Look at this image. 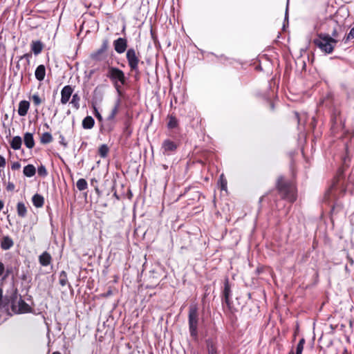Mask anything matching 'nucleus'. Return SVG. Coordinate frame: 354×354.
<instances>
[{
	"label": "nucleus",
	"instance_id": "37",
	"mask_svg": "<svg viewBox=\"0 0 354 354\" xmlns=\"http://www.w3.org/2000/svg\"><path fill=\"white\" fill-rule=\"evenodd\" d=\"M12 267H7V268L6 270V273H5L3 279H4L8 277L9 275L10 274H12Z\"/></svg>",
	"mask_w": 354,
	"mask_h": 354
},
{
	"label": "nucleus",
	"instance_id": "1",
	"mask_svg": "<svg viewBox=\"0 0 354 354\" xmlns=\"http://www.w3.org/2000/svg\"><path fill=\"white\" fill-rule=\"evenodd\" d=\"M3 289L0 288V307L6 308L11 305L13 311L17 313H26L30 311L31 308L24 299L19 298L17 302L18 294L17 289L12 285L3 297Z\"/></svg>",
	"mask_w": 354,
	"mask_h": 354
},
{
	"label": "nucleus",
	"instance_id": "19",
	"mask_svg": "<svg viewBox=\"0 0 354 354\" xmlns=\"http://www.w3.org/2000/svg\"><path fill=\"white\" fill-rule=\"evenodd\" d=\"M24 141L26 147L28 149H32L35 146L33 135L31 133H26L24 136Z\"/></svg>",
	"mask_w": 354,
	"mask_h": 354
},
{
	"label": "nucleus",
	"instance_id": "49",
	"mask_svg": "<svg viewBox=\"0 0 354 354\" xmlns=\"http://www.w3.org/2000/svg\"><path fill=\"white\" fill-rule=\"evenodd\" d=\"M342 354H348L347 351L344 350V353Z\"/></svg>",
	"mask_w": 354,
	"mask_h": 354
},
{
	"label": "nucleus",
	"instance_id": "40",
	"mask_svg": "<svg viewBox=\"0 0 354 354\" xmlns=\"http://www.w3.org/2000/svg\"><path fill=\"white\" fill-rule=\"evenodd\" d=\"M21 167V165L19 162H15L12 164L11 168L13 170L19 169Z\"/></svg>",
	"mask_w": 354,
	"mask_h": 354
},
{
	"label": "nucleus",
	"instance_id": "42",
	"mask_svg": "<svg viewBox=\"0 0 354 354\" xmlns=\"http://www.w3.org/2000/svg\"><path fill=\"white\" fill-rule=\"evenodd\" d=\"M6 189L8 191H12L15 189V185L12 183L9 182Z\"/></svg>",
	"mask_w": 354,
	"mask_h": 354
},
{
	"label": "nucleus",
	"instance_id": "34",
	"mask_svg": "<svg viewBox=\"0 0 354 354\" xmlns=\"http://www.w3.org/2000/svg\"><path fill=\"white\" fill-rule=\"evenodd\" d=\"M37 173L39 176L42 177H46L48 175L47 169L43 165H41L39 167H38Z\"/></svg>",
	"mask_w": 354,
	"mask_h": 354
},
{
	"label": "nucleus",
	"instance_id": "18",
	"mask_svg": "<svg viewBox=\"0 0 354 354\" xmlns=\"http://www.w3.org/2000/svg\"><path fill=\"white\" fill-rule=\"evenodd\" d=\"M31 50L32 53L37 55L41 53L44 45L41 43V41L37 40V41H32L30 45Z\"/></svg>",
	"mask_w": 354,
	"mask_h": 354
},
{
	"label": "nucleus",
	"instance_id": "5",
	"mask_svg": "<svg viewBox=\"0 0 354 354\" xmlns=\"http://www.w3.org/2000/svg\"><path fill=\"white\" fill-rule=\"evenodd\" d=\"M141 54L139 50H136L134 48H129L126 53V59L128 63V66L131 72H134L136 74H139V64H143V62L140 61Z\"/></svg>",
	"mask_w": 354,
	"mask_h": 354
},
{
	"label": "nucleus",
	"instance_id": "3",
	"mask_svg": "<svg viewBox=\"0 0 354 354\" xmlns=\"http://www.w3.org/2000/svg\"><path fill=\"white\" fill-rule=\"evenodd\" d=\"M277 187L282 198L293 203L296 198L295 187L289 183L284 180L283 177H279L277 180Z\"/></svg>",
	"mask_w": 354,
	"mask_h": 354
},
{
	"label": "nucleus",
	"instance_id": "29",
	"mask_svg": "<svg viewBox=\"0 0 354 354\" xmlns=\"http://www.w3.org/2000/svg\"><path fill=\"white\" fill-rule=\"evenodd\" d=\"M59 283L62 286H65L68 283L67 274L65 271H62L59 276Z\"/></svg>",
	"mask_w": 354,
	"mask_h": 354
},
{
	"label": "nucleus",
	"instance_id": "36",
	"mask_svg": "<svg viewBox=\"0 0 354 354\" xmlns=\"http://www.w3.org/2000/svg\"><path fill=\"white\" fill-rule=\"evenodd\" d=\"M221 188L222 190H226L227 189V180L224 178L223 174L220 176Z\"/></svg>",
	"mask_w": 354,
	"mask_h": 354
},
{
	"label": "nucleus",
	"instance_id": "39",
	"mask_svg": "<svg viewBox=\"0 0 354 354\" xmlns=\"http://www.w3.org/2000/svg\"><path fill=\"white\" fill-rule=\"evenodd\" d=\"M59 143L63 145L64 147H67V142H66L65 140V138L63 135H60L59 136Z\"/></svg>",
	"mask_w": 354,
	"mask_h": 354
},
{
	"label": "nucleus",
	"instance_id": "17",
	"mask_svg": "<svg viewBox=\"0 0 354 354\" xmlns=\"http://www.w3.org/2000/svg\"><path fill=\"white\" fill-rule=\"evenodd\" d=\"M51 256L50 254L47 252H44L39 257V263L42 266H48L50 265L51 262Z\"/></svg>",
	"mask_w": 354,
	"mask_h": 354
},
{
	"label": "nucleus",
	"instance_id": "33",
	"mask_svg": "<svg viewBox=\"0 0 354 354\" xmlns=\"http://www.w3.org/2000/svg\"><path fill=\"white\" fill-rule=\"evenodd\" d=\"M354 39V27L352 28L348 34L347 35H346L343 39H342V41L344 43V44H347L351 40L353 39Z\"/></svg>",
	"mask_w": 354,
	"mask_h": 354
},
{
	"label": "nucleus",
	"instance_id": "4",
	"mask_svg": "<svg viewBox=\"0 0 354 354\" xmlns=\"http://www.w3.org/2000/svg\"><path fill=\"white\" fill-rule=\"evenodd\" d=\"M337 41L328 34H319L314 39V44L324 53L330 54L333 53Z\"/></svg>",
	"mask_w": 354,
	"mask_h": 354
},
{
	"label": "nucleus",
	"instance_id": "12",
	"mask_svg": "<svg viewBox=\"0 0 354 354\" xmlns=\"http://www.w3.org/2000/svg\"><path fill=\"white\" fill-rule=\"evenodd\" d=\"M120 104H121V99L119 97L116 100V101L115 102V104H114V106L113 107L110 114L107 117V119H106L107 121H114L116 115L118 114V113L119 111V109H120Z\"/></svg>",
	"mask_w": 354,
	"mask_h": 354
},
{
	"label": "nucleus",
	"instance_id": "6",
	"mask_svg": "<svg viewBox=\"0 0 354 354\" xmlns=\"http://www.w3.org/2000/svg\"><path fill=\"white\" fill-rule=\"evenodd\" d=\"M188 324L190 335L196 339L198 337V313L196 304H192L189 308Z\"/></svg>",
	"mask_w": 354,
	"mask_h": 354
},
{
	"label": "nucleus",
	"instance_id": "11",
	"mask_svg": "<svg viewBox=\"0 0 354 354\" xmlns=\"http://www.w3.org/2000/svg\"><path fill=\"white\" fill-rule=\"evenodd\" d=\"M0 245L3 250H8L14 245V241L9 236H3L0 239Z\"/></svg>",
	"mask_w": 354,
	"mask_h": 354
},
{
	"label": "nucleus",
	"instance_id": "26",
	"mask_svg": "<svg viewBox=\"0 0 354 354\" xmlns=\"http://www.w3.org/2000/svg\"><path fill=\"white\" fill-rule=\"evenodd\" d=\"M109 151V149L105 144L102 145L98 149V153L102 158H106Z\"/></svg>",
	"mask_w": 354,
	"mask_h": 354
},
{
	"label": "nucleus",
	"instance_id": "8",
	"mask_svg": "<svg viewBox=\"0 0 354 354\" xmlns=\"http://www.w3.org/2000/svg\"><path fill=\"white\" fill-rule=\"evenodd\" d=\"M113 47L115 52L118 54H122L127 50V39L123 37H119L113 41Z\"/></svg>",
	"mask_w": 354,
	"mask_h": 354
},
{
	"label": "nucleus",
	"instance_id": "9",
	"mask_svg": "<svg viewBox=\"0 0 354 354\" xmlns=\"http://www.w3.org/2000/svg\"><path fill=\"white\" fill-rule=\"evenodd\" d=\"M73 93V88L71 85L64 86L61 91V103L66 104L69 101Z\"/></svg>",
	"mask_w": 354,
	"mask_h": 354
},
{
	"label": "nucleus",
	"instance_id": "14",
	"mask_svg": "<svg viewBox=\"0 0 354 354\" xmlns=\"http://www.w3.org/2000/svg\"><path fill=\"white\" fill-rule=\"evenodd\" d=\"M30 107V103L29 102L26 100H21L19 103V107H18V114L20 116H25Z\"/></svg>",
	"mask_w": 354,
	"mask_h": 354
},
{
	"label": "nucleus",
	"instance_id": "47",
	"mask_svg": "<svg viewBox=\"0 0 354 354\" xmlns=\"http://www.w3.org/2000/svg\"><path fill=\"white\" fill-rule=\"evenodd\" d=\"M295 115H296V116H297V119H298V122H299V114H298V113H295Z\"/></svg>",
	"mask_w": 354,
	"mask_h": 354
},
{
	"label": "nucleus",
	"instance_id": "51",
	"mask_svg": "<svg viewBox=\"0 0 354 354\" xmlns=\"http://www.w3.org/2000/svg\"><path fill=\"white\" fill-rule=\"evenodd\" d=\"M57 111L56 110V111H55V112L54 115H57Z\"/></svg>",
	"mask_w": 354,
	"mask_h": 354
},
{
	"label": "nucleus",
	"instance_id": "2",
	"mask_svg": "<svg viewBox=\"0 0 354 354\" xmlns=\"http://www.w3.org/2000/svg\"><path fill=\"white\" fill-rule=\"evenodd\" d=\"M106 77L111 80L119 96H120L122 95V86L126 84V77L123 71L117 67L109 66Z\"/></svg>",
	"mask_w": 354,
	"mask_h": 354
},
{
	"label": "nucleus",
	"instance_id": "7",
	"mask_svg": "<svg viewBox=\"0 0 354 354\" xmlns=\"http://www.w3.org/2000/svg\"><path fill=\"white\" fill-rule=\"evenodd\" d=\"M178 145L169 139L165 140L162 143L161 149L164 155L169 156L172 154L176 151Z\"/></svg>",
	"mask_w": 354,
	"mask_h": 354
},
{
	"label": "nucleus",
	"instance_id": "13",
	"mask_svg": "<svg viewBox=\"0 0 354 354\" xmlns=\"http://www.w3.org/2000/svg\"><path fill=\"white\" fill-rule=\"evenodd\" d=\"M109 47V41L107 39L103 40L101 47L95 53H92L91 57L97 59L99 55L106 52Z\"/></svg>",
	"mask_w": 354,
	"mask_h": 354
},
{
	"label": "nucleus",
	"instance_id": "38",
	"mask_svg": "<svg viewBox=\"0 0 354 354\" xmlns=\"http://www.w3.org/2000/svg\"><path fill=\"white\" fill-rule=\"evenodd\" d=\"M94 114L100 122H101L103 120L102 116L95 107H94Z\"/></svg>",
	"mask_w": 354,
	"mask_h": 354
},
{
	"label": "nucleus",
	"instance_id": "46",
	"mask_svg": "<svg viewBox=\"0 0 354 354\" xmlns=\"http://www.w3.org/2000/svg\"><path fill=\"white\" fill-rule=\"evenodd\" d=\"M4 203L2 201L0 200V211L3 209Z\"/></svg>",
	"mask_w": 354,
	"mask_h": 354
},
{
	"label": "nucleus",
	"instance_id": "25",
	"mask_svg": "<svg viewBox=\"0 0 354 354\" xmlns=\"http://www.w3.org/2000/svg\"><path fill=\"white\" fill-rule=\"evenodd\" d=\"M169 122L167 123V127L169 129H174L176 128L178 125V120L177 118L174 115H169Z\"/></svg>",
	"mask_w": 354,
	"mask_h": 354
},
{
	"label": "nucleus",
	"instance_id": "21",
	"mask_svg": "<svg viewBox=\"0 0 354 354\" xmlns=\"http://www.w3.org/2000/svg\"><path fill=\"white\" fill-rule=\"evenodd\" d=\"M10 144L12 149H13L14 150H18L21 147L22 139L19 136H15L11 140Z\"/></svg>",
	"mask_w": 354,
	"mask_h": 354
},
{
	"label": "nucleus",
	"instance_id": "44",
	"mask_svg": "<svg viewBox=\"0 0 354 354\" xmlns=\"http://www.w3.org/2000/svg\"><path fill=\"white\" fill-rule=\"evenodd\" d=\"M31 57V54L26 53V54H24V55H22V56H21L19 57V60H21V59H22L24 58H26V59H27L28 60L29 57Z\"/></svg>",
	"mask_w": 354,
	"mask_h": 354
},
{
	"label": "nucleus",
	"instance_id": "43",
	"mask_svg": "<svg viewBox=\"0 0 354 354\" xmlns=\"http://www.w3.org/2000/svg\"><path fill=\"white\" fill-rule=\"evenodd\" d=\"M5 272V266L4 264L0 261V277H1Z\"/></svg>",
	"mask_w": 354,
	"mask_h": 354
},
{
	"label": "nucleus",
	"instance_id": "27",
	"mask_svg": "<svg viewBox=\"0 0 354 354\" xmlns=\"http://www.w3.org/2000/svg\"><path fill=\"white\" fill-rule=\"evenodd\" d=\"M53 140V136L51 133L48 132L44 133L41 136V142L43 144H48L51 142Z\"/></svg>",
	"mask_w": 354,
	"mask_h": 354
},
{
	"label": "nucleus",
	"instance_id": "45",
	"mask_svg": "<svg viewBox=\"0 0 354 354\" xmlns=\"http://www.w3.org/2000/svg\"><path fill=\"white\" fill-rule=\"evenodd\" d=\"M337 31L336 29H334L332 32V37L335 39V37H337Z\"/></svg>",
	"mask_w": 354,
	"mask_h": 354
},
{
	"label": "nucleus",
	"instance_id": "31",
	"mask_svg": "<svg viewBox=\"0 0 354 354\" xmlns=\"http://www.w3.org/2000/svg\"><path fill=\"white\" fill-rule=\"evenodd\" d=\"M80 97L78 95V94L75 93L74 95H73L71 103L76 109H78L80 108Z\"/></svg>",
	"mask_w": 354,
	"mask_h": 354
},
{
	"label": "nucleus",
	"instance_id": "23",
	"mask_svg": "<svg viewBox=\"0 0 354 354\" xmlns=\"http://www.w3.org/2000/svg\"><path fill=\"white\" fill-rule=\"evenodd\" d=\"M17 214L21 218L26 217L27 214V207L23 202H19L17 205Z\"/></svg>",
	"mask_w": 354,
	"mask_h": 354
},
{
	"label": "nucleus",
	"instance_id": "20",
	"mask_svg": "<svg viewBox=\"0 0 354 354\" xmlns=\"http://www.w3.org/2000/svg\"><path fill=\"white\" fill-rule=\"evenodd\" d=\"M32 201L35 207L39 208L44 205V198L41 195L36 194L32 196Z\"/></svg>",
	"mask_w": 354,
	"mask_h": 354
},
{
	"label": "nucleus",
	"instance_id": "22",
	"mask_svg": "<svg viewBox=\"0 0 354 354\" xmlns=\"http://www.w3.org/2000/svg\"><path fill=\"white\" fill-rule=\"evenodd\" d=\"M82 127L85 129H91L95 124V120L91 116H86L82 120Z\"/></svg>",
	"mask_w": 354,
	"mask_h": 354
},
{
	"label": "nucleus",
	"instance_id": "32",
	"mask_svg": "<svg viewBox=\"0 0 354 354\" xmlns=\"http://www.w3.org/2000/svg\"><path fill=\"white\" fill-rule=\"evenodd\" d=\"M304 344H305V339H304V338H301L297 345L296 352L295 354H302Z\"/></svg>",
	"mask_w": 354,
	"mask_h": 354
},
{
	"label": "nucleus",
	"instance_id": "50",
	"mask_svg": "<svg viewBox=\"0 0 354 354\" xmlns=\"http://www.w3.org/2000/svg\"><path fill=\"white\" fill-rule=\"evenodd\" d=\"M288 354H295V353L292 351H291L290 352H289Z\"/></svg>",
	"mask_w": 354,
	"mask_h": 354
},
{
	"label": "nucleus",
	"instance_id": "16",
	"mask_svg": "<svg viewBox=\"0 0 354 354\" xmlns=\"http://www.w3.org/2000/svg\"><path fill=\"white\" fill-rule=\"evenodd\" d=\"M206 346L208 354H219L216 342L211 339H208L206 340Z\"/></svg>",
	"mask_w": 354,
	"mask_h": 354
},
{
	"label": "nucleus",
	"instance_id": "10",
	"mask_svg": "<svg viewBox=\"0 0 354 354\" xmlns=\"http://www.w3.org/2000/svg\"><path fill=\"white\" fill-rule=\"evenodd\" d=\"M232 295L231 288L229 281L227 279L224 283V289L223 291V302H225L227 306H230V297Z\"/></svg>",
	"mask_w": 354,
	"mask_h": 354
},
{
	"label": "nucleus",
	"instance_id": "35",
	"mask_svg": "<svg viewBox=\"0 0 354 354\" xmlns=\"http://www.w3.org/2000/svg\"><path fill=\"white\" fill-rule=\"evenodd\" d=\"M32 100L35 106H39L42 102L39 95L37 93L32 95Z\"/></svg>",
	"mask_w": 354,
	"mask_h": 354
},
{
	"label": "nucleus",
	"instance_id": "15",
	"mask_svg": "<svg viewBox=\"0 0 354 354\" xmlns=\"http://www.w3.org/2000/svg\"><path fill=\"white\" fill-rule=\"evenodd\" d=\"M35 78L38 81H43L46 76V67L43 64L39 65L35 72Z\"/></svg>",
	"mask_w": 354,
	"mask_h": 354
},
{
	"label": "nucleus",
	"instance_id": "41",
	"mask_svg": "<svg viewBox=\"0 0 354 354\" xmlns=\"http://www.w3.org/2000/svg\"><path fill=\"white\" fill-rule=\"evenodd\" d=\"M6 162L5 158L0 155V167H4L6 166Z\"/></svg>",
	"mask_w": 354,
	"mask_h": 354
},
{
	"label": "nucleus",
	"instance_id": "48",
	"mask_svg": "<svg viewBox=\"0 0 354 354\" xmlns=\"http://www.w3.org/2000/svg\"><path fill=\"white\" fill-rule=\"evenodd\" d=\"M52 354H61V353H59V351H55L53 352Z\"/></svg>",
	"mask_w": 354,
	"mask_h": 354
},
{
	"label": "nucleus",
	"instance_id": "28",
	"mask_svg": "<svg viewBox=\"0 0 354 354\" xmlns=\"http://www.w3.org/2000/svg\"><path fill=\"white\" fill-rule=\"evenodd\" d=\"M77 188L80 191H84L88 187L87 182L84 178H80L76 183Z\"/></svg>",
	"mask_w": 354,
	"mask_h": 354
},
{
	"label": "nucleus",
	"instance_id": "24",
	"mask_svg": "<svg viewBox=\"0 0 354 354\" xmlns=\"http://www.w3.org/2000/svg\"><path fill=\"white\" fill-rule=\"evenodd\" d=\"M23 173L27 177H32L36 173V169L32 165H28L24 167Z\"/></svg>",
	"mask_w": 354,
	"mask_h": 354
},
{
	"label": "nucleus",
	"instance_id": "30",
	"mask_svg": "<svg viewBox=\"0 0 354 354\" xmlns=\"http://www.w3.org/2000/svg\"><path fill=\"white\" fill-rule=\"evenodd\" d=\"M106 124L102 126V129L105 132L110 133L113 130L114 128V121H107Z\"/></svg>",
	"mask_w": 354,
	"mask_h": 354
}]
</instances>
